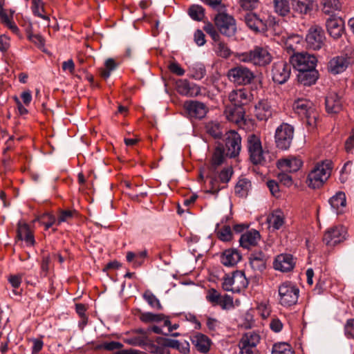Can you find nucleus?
<instances>
[{
	"label": "nucleus",
	"instance_id": "obj_30",
	"mask_svg": "<svg viewBox=\"0 0 354 354\" xmlns=\"http://www.w3.org/2000/svg\"><path fill=\"white\" fill-rule=\"evenodd\" d=\"M167 341H171V339L162 337H157L156 341L149 346L150 352L155 354H169L170 346Z\"/></svg>",
	"mask_w": 354,
	"mask_h": 354
},
{
	"label": "nucleus",
	"instance_id": "obj_36",
	"mask_svg": "<svg viewBox=\"0 0 354 354\" xmlns=\"http://www.w3.org/2000/svg\"><path fill=\"white\" fill-rule=\"evenodd\" d=\"M205 131L215 139H220L223 135V129L221 124L216 121H209L205 124Z\"/></svg>",
	"mask_w": 354,
	"mask_h": 354
},
{
	"label": "nucleus",
	"instance_id": "obj_15",
	"mask_svg": "<svg viewBox=\"0 0 354 354\" xmlns=\"http://www.w3.org/2000/svg\"><path fill=\"white\" fill-rule=\"evenodd\" d=\"M272 80L279 84L286 83L291 73V65L283 60L275 62L272 67Z\"/></svg>",
	"mask_w": 354,
	"mask_h": 354
},
{
	"label": "nucleus",
	"instance_id": "obj_34",
	"mask_svg": "<svg viewBox=\"0 0 354 354\" xmlns=\"http://www.w3.org/2000/svg\"><path fill=\"white\" fill-rule=\"evenodd\" d=\"M329 203L332 208L335 210L336 214L342 213V209L345 207L346 205L345 194L342 192H337L335 196L330 198Z\"/></svg>",
	"mask_w": 354,
	"mask_h": 354
},
{
	"label": "nucleus",
	"instance_id": "obj_52",
	"mask_svg": "<svg viewBox=\"0 0 354 354\" xmlns=\"http://www.w3.org/2000/svg\"><path fill=\"white\" fill-rule=\"evenodd\" d=\"M221 297V294L214 288H211L209 290L206 295L207 301H208L214 306H218Z\"/></svg>",
	"mask_w": 354,
	"mask_h": 354
},
{
	"label": "nucleus",
	"instance_id": "obj_33",
	"mask_svg": "<svg viewBox=\"0 0 354 354\" xmlns=\"http://www.w3.org/2000/svg\"><path fill=\"white\" fill-rule=\"evenodd\" d=\"M227 120L234 123H239L243 118L244 111L242 107L228 106L224 111Z\"/></svg>",
	"mask_w": 354,
	"mask_h": 354
},
{
	"label": "nucleus",
	"instance_id": "obj_38",
	"mask_svg": "<svg viewBox=\"0 0 354 354\" xmlns=\"http://www.w3.org/2000/svg\"><path fill=\"white\" fill-rule=\"evenodd\" d=\"M251 189V182L247 178H241L237 182L234 192L240 197H246Z\"/></svg>",
	"mask_w": 354,
	"mask_h": 354
},
{
	"label": "nucleus",
	"instance_id": "obj_31",
	"mask_svg": "<svg viewBox=\"0 0 354 354\" xmlns=\"http://www.w3.org/2000/svg\"><path fill=\"white\" fill-rule=\"evenodd\" d=\"M298 81L304 86H310L315 84L318 79V72L314 69L303 70L299 71Z\"/></svg>",
	"mask_w": 354,
	"mask_h": 354
},
{
	"label": "nucleus",
	"instance_id": "obj_45",
	"mask_svg": "<svg viewBox=\"0 0 354 354\" xmlns=\"http://www.w3.org/2000/svg\"><path fill=\"white\" fill-rule=\"evenodd\" d=\"M323 11L326 14H330L341 8L339 0H322Z\"/></svg>",
	"mask_w": 354,
	"mask_h": 354
},
{
	"label": "nucleus",
	"instance_id": "obj_54",
	"mask_svg": "<svg viewBox=\"0 0 354 354\" xmlns=\"http://www.w3.org/2000/svg\"><path fill=\"white\" fill-rule=\"evenodd\" d=\"M76 212L75 210H61L59 212V215L57 218V225L63 222H68L71 220Z\"/></svg>",
	"mask_w": 354,
	"mask_h": 354
},
{
	"label": "nucleus",
	"instance_id": "obj_17",
	"mask_svg": "<svg viewBox=\"0 0 354 354\" xmlns=\"http://www.w3.org/2000/svg\"><path fill=\"white\" fill-rule=\"evenodd\" d=\"M246 26L255 32H264L267 30V21L255 12L249 11L243 15Z\"/></svg>",
	"mask_w": 354,
	"mask_h": 354
},
{
	"label": "nucleus",
	"instance_id": "obj_63",
	"mask_svg": "<svg viewBox=\"0 0 354 354\" xmlns=\"http://www.w3.org/2000/svg\"><path fill=\"white\" fill-rule=\"evenodd\" d=\"M344 149L346 153H352L354 149V130L351 132L350 136L345 141Z\"/></svg>",
	"mask_w": 354,
	"mask_h": 354
},
{
	"label": "nucleus",
	"instance_id": "obj_20",
	"mask_svg": "<svg viewBox=\"0 0 354 354\" xmlns=\"http://www.w3.org/2000/svg\"><path fill=\"white\" fill-rule=\"evenodd\" d=\"M272 113L273 109L267 100H261L254 106V115L259 120H268Z\"/></svg>",
	"mask_w": 354,
	"mask_h": 354
},
{
	"label": "nucleus",
	"instance_id": "obj_50",
	"mask_svg": "<svg viewBox=\"0 0 354 354\" xmlns=\"http://www.w3.org/2000/svg\"><path fill=\"white\" fill-rule=\"evenodd\" d=\"M190 17L196 21H201L205 17V10L199 5H192L188 11Z\"/></svg>",
	"mask_w": 354,
	"mask_h": 354
},
{
	"label": "nucleus",
	"instance_id": "obj_21",
	"mask_svg": "<svg viewBox=\"0 0 354 354\" xmlns=\"http://www.w3.org/2000/svg\"><path fill=\"white\" fill-rule=\"evenodd\" d=\"M17 237L18 240L24 241L28 247L33 246L35 243L33 233L30 230L29 225L19 221L17 225Z\"/></svg>",
	"mask_w": 354,
	"mask_h": 354
},
{
	"label": "nucleus",
	"instance_id": "obj_11",
	"mask_svg": "<svg viewBox=\"0 0 354 354\" xmlns=\"http://www.w3.org/2000/svg\"><path fill=\"white\" fill-rule=\"evenodd\" d=\"M294 111L301 117L306 119V122L310 125L315 124L317 114L314 111L313 104L310 101L299 98L295 100L292 104Z\"/></svg>",
	"mask_w": 354,
	"mask_h": 354
},
{
	"label": "nucleus",
	"instance_id": "obj_39",
	"mask_svg": "<svg viewBox=\"0 0 354 354\" xmlns=\"http://www.w3.org/2000/svg\"><path fill=\"white\" fill-rule=\"evenodd\" d=\"M274 12L279 15L285 17L290 12L289 0H273Z\"/></svg>",
	"mask_w": 354,
	"mask_h": 354
},
{
	"label": "nucleus",
	"instance_id": "obj_4",
	"mask_svg": "<svg viewBox=\"0 0 354 354\" xmlns=\"http://www.w3.org/2000/svg\"><path fill=\"white\" fill-rule=\"evenodd\" d=\"M279 302L286 308L291 307L297 303L299 289L291 282H284L278 288Z\"/></svg>",
	"mask_w": 354,
	"mask_h": 354
},
{
	"label": "nucleus",
	"instance_id": "obj_42",
	"mask_svg": "<svg viewBox=\"0 0 354 354\" xmlns=\"http://www.w3.org/2000/svg\"><path fill=\"white\" fill-rule=\"evenodd\" d=\"M31 9L34 15L49 21L48 16L45 14L44 3L41 0H32Z\"/></svg>",
	"mask_w": 354,
	"mask_h": 354
},
{
	"label": "nucleus",
	"instance_id": "obj_22",
	"mask_svg": "<svg viewBox=\"0 0 354 354\" xmlns=\"http://www.w3.org/2000/svg\"><path fill=\"white\" fill-rule=\"evenodd\" d=\"M295 261L292 255L281 254L277 257L274 261V268L281 272H288L293 269Z\"/></svg>",
	"mask_w": 354,
	"mask_h": 354
},
{
	"label": "nucleus",
	"instance_id": "obj_57",
	"mask_svg": "<svg viewBox=\"0 0 354 354\" xmlns=\"http://www.w3.org/2000/svg\"><path fill=\"white\" fill-rule=\"evenodd\" d=\"M259 0H241L239 3L241 7L245 10H252L259 6Z\"/></svg>",
	"mask_w": 354,
	"mask_h": 354
},
{
	"label": "nucleus",
	"instance_id": "obj_19",
	"mask_svg": "<svg viewBox=\"0 0 354 354\" xmlns=\"http://www.w3.org/2000/svg\"><path fill=\"white\" fill-rule=\"evenodd\" d=\"M176 86L177 92L184 96L196 97L201 94V87L185 79L177 80Z\"/></svg>",
	"mask_w": 354,
	"mask_h": 354
},
{
	"label": "nucleus",
	"instance_id": "obj_27",
	"mask_svg": "<svg viewBox=\"0 0 354 354\" xmlns=\"http://www.w3.org/2000/svg\"><path fill=\"white\" fill-rule=\"evenodd\" d=\"M326 109L329 113H339L342 109L340 97L335 92H330L325 100Z\"/></svg>",
	"mask_w": 354,
	"mask_h": 354
},
{
	"label": "nucleus",
	"instance_id": "obj_56",
	"mask_svg": "<svg viewBox=\"0 0 354 354\" xmlns=\"http://www.w3.org/2000/svg\"><path fill=\"white\" fill-rule=\"evenodd\" d=\"M206 73L205 68L202 65L196 66L191 69L190 77L195 80H201Z\"/></svg>",
	"mask_w": 354,
	"mask_h": 354
},
{
	"label": "nucleus",
	"instance_id": "obj_2",
	"mask_svg": "<svg viewBox=\"0 0 354 354\" xmlns=\"http://www.w3.org/2000/svg\"><path fill=\"white\" fill-rule=\"evenodd\" d=\"M332 162L329 160L317 164L308 175L306 183L313 189L321 187L330 176Z\"/></svg>",
	"mask_w": 354,
	"mask_h": 354
},
{
	"label": "nucleus",
	"instance_id": "obj_37",
	"mask_svg": "<svg viewBox=\"0 0 354 354\" xmlns=\"http://www.w3.org/2000/svg\"><path fill=\"white\" fill-rule=\"evenodd\" d=\"M292 8L294 11L306 15L313 8V0H292Z\"/></svg>",
	"mask_w": 354,
	"mask_h": 354
},
{
	"label": "nucleus",
	"instance_id": "obj_32",
	"mask_svg": "<svg viewBox=\"0 0 354 354\" xmlns=\"http://www.w3.org/2000/svg\"><path fill=\"white\" fill-rule=\"evenodd\" d=\"M225 157L227 156L226 152H225L224 146L223 144L220 143L215 148V150L213 153L211 160L210 169L215 171L218 166L223 163Z\"/></svg>",
	"mask_w": 354,
	"mask_h": 354
},
{
	"label": "nucleus",
	"instance_id": "obj_7",
	"mask_svg": "<svg viewBox=\"0 0 354 354\" xmlns=\"http://www.w3.org/2000/svg\"><path fill=\"white\" fill-rule=\"evenodd\" d=\"M293 137L294 127L288 123H282L277 128L274 133L277 147L281 150L288 149L292 144Z\"/></svg>",
	"mask_w": 354,
	"mask_h": 354
},
{
	"label": "nucleus",
	"instance_id": "obj_47",
	"mask_svg": "<svg viewBox=\"0 0 354 354\" xmlns=\"http://www.w3.org/2000/svg\"><path fill=\"white\" fill-rule=\"evenodd\" d=\"M140 319L145 323L159 322L163 321L165 316L163 314H154L149 312L141 313Z\"/></svg>",
	"mask_w": 354,
	"mask_h": 354
},
{
	"label": "nucleus",
	"instance_id": "obj_16",
	"mask_svg": "<svg viewBox=\"0 0 354 354\" xmlns=\"http://www.w3.org/2000/svg\"><path fill=\"white\" fill-rule=\"evenodd\" d=\"M183 109L188 118L195 119L203 118L208 111L207 106L197 100H186L183 104Z\"/></svg>",
	"mask_w": 354,
	"mask_h": 354
},
{
	"label": "nucleus",
	"instance_id": "obj_8",
	"mask_svg": "<svg viewBox=\"0 0 354 354\" xmlns=\"http://www.w3.org/2000/svg\"><path fill=\"white\" fill-rule=\"evenodd\" d=\"M261 340L259 333L254 330H250L243 334L239 342V354H259L257 345Z\"/></svg>",
	"mask_w": 354,
	"mask_h": 354
},
{
	"label": "nucleus",
	"instance_id": "obj_64",
	"mask_svg": "<svg viewBox=\"0 0 354 354\" xmlns=\"http://www.w3.org/2000/svg\"><path fill=\"white\" fill-rule=\"evenodd\" d=\"M28 39L39 48L44 47L45 40L40 35H30Z\"/></svg>",
	"mask_w": 354,
	"mask_h": 354
},
{
	"label": "nucleus",
	"instance_id": "obj_46",
	"mask_svg": "<svg viewBox=\"0 0 354 354\" xmlns=\"http://www.w3.org/2000/svg\"><path fill=\"white\" fill-rule=\"evenodd\" d=\"M219 224L217 223L215 232L218 238L222 241H229L232 238V232L229 225H225L223 228L219 229Z\"/></svg>",
	"mask_w": 354,
	"mask_h": 354
},
{
	"label": "nucleus",
	"instance_id": "obj_18",
	"mask_svg": "<svg viewBox=\"0 0 354 354\" xmlns=\"http://www.w3.org/2000/svg\"><path fill=\"white\" fill-rule=\"evenodd\" d=\"M228 98L233 106L242 107L252 100V94L249 90L242 88L232 91Z\"/></svg>",
	"mask_w": 354,
	"mask_h": 354
},
{
	"label": "nucleus",
	"instance_id": "obj_61",
	"mask_svg": "<svg viewBox=\"0 0 354 354\" xmlns=\"http://www.w3.org/2000/svg\"><path fill=\"white\" fill-rule=\"evenodd\" d=\"M125 342L130 345L140 346L146 344L145 337L131 336L125 339Z\"/></svg>",
	"mask_w": 354,
	"mask_h": 354
},
{
	"label": "nucleus",
	"instance_id": "obj_9",
	"mask_svg": "<svg viewBox=\"0 0 354 354\" xmlns=\"http://www.w3.org/2000/svg\"><path fill=\"white\" fill-rule=\"evenodd\" d=\"M214 23L219 32L227 37H232L236 32L234 18L225 12H219L214 17Z\"/></svg>",
	"mask_w": 354,
	"mask_h": 354
},
{
	"label": "nucleus",
	"instance_id": "obj_5",
	"mask_svg": "<svg viewBox=\"0 0 354 354\" xmlns=\"http://www.w3.org/2000/svg\"><path fill=\"white\" fill-rule=\"evenodd\" d=\"M248 285V281L243 271L236 270L232 274H226L222 283L223 288L226 291L240 292L244 290Z\"/></svg>",
	"mask_w": 354,
	"mask_h": 354
},
{
	"label": "nucleus",
	"instance_id": "obj_41",
	"mask_svg": "<svg viewBox=\"0 0 354 354\" xmlns=\"http://www.w3.org/2000/svg\"><path fill=\"white\" fill-rule=\"evenodd\" d=\"M214 51L216 54L223 58L227 59L230 57L232 51L227 46V44L221 39L214 42Z\"/></svg>",
	"mask_w": 354,
	"mask_h": 354
},
{
	"label": "nucleus",
	"instance_id": "obj_48",
	"mask_svg": "<svg viewBox=\"0 0 354 354\" xmlns=\"http://www.w3.org/2000/svg\"><path fill=\"white\" fill-rule=\"evenodd\" d=\"M170 348H176L182 353L186 354L189 351V343L186 341H179L171 339V341H167Z\"/></svg>",
	"mask_w": 354,
	"mask_h": 354
},
{
	"label": "nucleus",
	"instance_id": "obj_59",
	"mask_svg": "<svg viewBox=\"0 0 354 354\" xmlns=\"http://www.w3.org/2000/svg\"><path fill=\"white\" fill-rule=\"evenodd\" d=\"M218 306H220L222 309L224 310L230 309L234 306L233 299L230 295H227L221 296Z\"/></svg>",
	"mask_w": 354,
	"mask_h": 354
},
{
	"label": "nucleus",
	"instance_id": "obj_24",
	"mask_svg": "<svg viewBox=\"0 0 354 354\" xmlns=\"http://www.w3.org/2000/svg\"><path fill=\"white\" fill-rule=\"evenodd\" d=\"M190 339L196 349L200 353H206L209 351L211 340L205 335L196 333L191 336Z\"/></svg>",
	"mask_w": 354,
	"mask_h": 354
},
{
	"label": "nucleus",
	"instance_id": "obj_58",
	"mask_svg": "<svg viewBox=\"0 0 354 354\" xmlns=\"http://www.w3.org/2000/svg\"><path fill=\"white\" fill-rule=\"evenodd\" d=\"M232 174H233V170H232V167L224 168L219 173L218 178L221 183H227L231 179Z\"/></svg>",
	"mask_w": 354,
	"mask_h": 354
},
{
	"label": "nucleus",
	"instance_id": "obj_62",
	"mask_svg": "<svg viewBox=\"0 0 354 354\" xmlns=\"http://www.w3.org/2000/svg\"><path fill=\"white\" fill-rule=\"evenodd\" d=\"M344 332L348 338L354 339V319L347 320L344 326Z\"/></svg>",
	"mask_w": 354,
	"mask_h": 354
},
{
	"label": "nucleus",
	"instance_id": "obj_43",
	"mask_svg": "<svg viewBox=\"0 0 354 354\" xmlns=\"http://www.w3.org/2000/svg\"><path fill=\"white\" fill-rule=\"evenodd\" d=\"M144 299L147 304L153 309L160 310L162 309V306L160 302V300L156 296L149 290H147L142 295Z\"/></svg>",
	"mask_w": 354,
	"mask_h": 354
},
{
	"label": "nucleus",
	"instance_id": "obj_53",
	"mask_svg": "<svg viewBox=\"0 0 354 354\" xmlns=\"http://www.w3.org/2000/svg\"><path fill=\"white\" fill-rule=\"evenodd\" d=\"M122 344L118 342H104L97 345V348L100 350L114 351L121 348Z\"/></svg>",
	"mask_w": 354,
	"mask_h": 354
},
{
	"label": "nucleus",
	"instance_id": "obj_29",
	"mask_svg": "<svg viewBox=\"0 0 354 354\" xmlns=\"http://www.w3.org/2000/svg\"><path fill=\"white\" fill-rule=\"evenodd\" d=\"M241 259V255L236 249L225 250L221 257V263L228 267L234 266Z\"/></svg>",
	"mask_w": 354,
	"mask_h": 354
},
{
	"label": "nucleus",
	"instance_id": "obj_26",
	"mask_svg": "<svg viewBox=\"0 0 354 354\" xmlns=\"http://www.w3.org/2000/svg\"><path fill=\"white\" fill-rule=\"evenodd\" d=\"M260 237L259 232L256 230L247 231L240 237V245L246 249L255 246L260 240Z\"/></svg>",
	"mask_w": 354,
	"mask_h": 354
},
{
	"label": "nucleus",
	"instance_id": "obj_1",
	"mask_svg": "<svg viewBox=\"0 0 354 354\" xmlns=\"http://www.w3.org/2000/svg\"><path fill=\"white\" fill-rule=\"evenodd\" d=\"M235 57L241 62L259 66H265L269 64L272 59L268 48L261 46H255L248 51L236 53Z\"/></svg>",
	"mask_w": 354,
	"mask_h": 354
},
{
	"label": "nucleus",
	"instance_id": "obj_13",
	"mask_svg": "<svg viewBox=\"0 0 354 354\" xmlns=\"http://www.w3.org/2000/svg\"><path fill=\"white\" fill-rule=\"evenodd\" d=\"M226 156L230 158L237 157L241 150V137L234 130L227 131L225 135Z\"/></svg>",
	"mask_w": 354,
	"mask_h": 354
},
{
	"label": "nucleus",
	"instance_id": "obj_40",
	"mask_svg": "<svg viewBox=\"0 0 354 354\" xmlns=\"http://www.w3.org/2000/svg\"><path fill=\"white\" fill-rule=\"evenodd\" d=\"M303 41L302 37L299 35H292L287 37L285 41V46L288 51L295 52L298 50L299 46Z\"/></svg>",
	"mask_w": 354,
	"mask_h": 354
},
{
	"label": "nucleus",
	"instance_id": "obj_23",
	"mask_svg": "<svg viewBox=\"0 0 354 354\" xmlns=\"http://www.w3.org/2000/svg\"><path fill=\"white\" fill-rule=\"evenodd\" d=\"M328 34L334 39L340 37L344 30V22L341 18L331 17L326 21Z\"/></svg>",
	"mask_w": 354,
	"mask_h": 354
},
{
	"label": "nucleus",
	"instance_id": "obj_10",
	"mask_svg": "<svg viewBox=\"0 0 354 354\" xmlns=\"http://www.w3.org/2000/svg\"><path fill=\"white\" fill-rule=\"evenodd\" d=\"M326 36L322 27L313 25L307 31L306 35V47L308 49L317 50L325 44Z\"/></svg>",
	"mask_w": 354,
	"mask_h": 354
},
{
	"label": "nucleus",
	"instance_id": "obj_12",
	"mask_svg": "<svg viewBox=\"0 0 354 354\" xmlns=\"http://www.w3.org/2000/svg\"><path fill=\"white\" fill-rule=\"evenodd\" d=\"M290 60L292 66L298 71L314 69L317 62L316 57L308 53H295Z\"/></svg>",
	"mask_w": 354,
	"mask_h": 354
},
{
	"label": "nucleus",
	"instance_id": "obj_25",
	"mask_svg": "<svg viewBox=\"0 0 354 354\" xmlns=\"http://www.w3.org/2000/svg\"><path fill=\"white\" fill-rule=\"evenodd\" d=\"M301 165V160L295 157L281 159L277 162L278 168L285 172H295L300 169Z\"/></svg>",
	"mask_w": 354,
	"mask_h": 354
},
{
	"label": "nucleus",
	"instance_id": "obj_51",
	"mask_svg": "<svg viewBox=\"0 0 354 354\" xmlns=\"http://www.w3.org/2000/svg\"><path fill=\"white\" fill-rule=\"evenodd\" d=\"M38 220L41 225L45 226L46 230H48L55 223H57V219L50 213L43 214Z\"/></svg>",
	"mask_w": 354,
	"mask_h": 354
},
{
	"label": "nucleus",
	"instance_id": "obj_28",
	"mask_svg": "<svg viewBox=\"0 0 354 354\" xmlns=\"http://www.w3.org/2000/svg\"><path fill=\"white\" fill-rule=\"evenodd\" d=\"M348 65V59L344 56L333 57L328 62V71L333 74H339L344 72Z\"/></svg>",
	"mask_w": 354,
	"mask_h": 354
},
{
	"label": "nucleus",
	"instance_id": "obj_14",
	"mask_svg": "<svg viewBox=\"0 0 354 354\" xmlns=\"http://www.w3.org/2000/svg\"><path fill=\"white\" fill-rule=\"evenodd\" d=\"M347 238V230L343 225H336L328 228L323 237L324 243L330 247L344 241Z\"/></svg>",
	"mask_w": 354,
	"mask_h": 354
},
{
	"label": "nucleus",
	"instance_id": "obj_44",
	"mask_svg": "<svg viewBox=\"0 0 354 354\" xmlns=\"http://www.w3.org/2000/svg\"><path fill=\"white\" fill-rule=\"evenodd\" d=\"M270 225L274 230L280 229L284 224V216L280 211L276 212L268 218Z\"/></svg>",
	"mask_w": 354,
	"mask_h": 354
},
{
	"label": "nucleus",
	"instance_id": "obj_49",
	"mask_svg": "<svg viewBox=\"0 0 354 354\" xmlns=\"http://www.w3.org/2000/svg\"><path fill=\"white\" fill-rule=\"evenodd\" d=\"M272 354H295V353L290 344L285 342H280L274 344L272 349Z\"/></svg>",
	"mask_w": 354,
	"mask_h": 354
},
{
	"label": "nucleus",
	"instance_id": "obj_60",
	"mask_svg": "<svg viewBox=\"0 0 354 354\" xmlns=\"http://www.w3.org/2000/svg\"><path fill=\"white\" fill-rule=\"evenodd\" d=\"M352 162L347 161L343 166L341 170L340 180L342 183H344L347 178L348 175L351 172Z\"/></svg>",
	"mask_w": 354,
	"mask_h": 354
},
{
	"label": "nucleus",
	"instance_id": "obj_3",
	"mask_svg": "<svg viewBox=\"0 0 354 354\" xmlns=\"http://www.w3.org/2000/svg\"><path fill=\"white\" fill-rule=\"evenodd\" d=\"M249 159L253 165H262L265 161V151L263 149L259 136L251 133L247 137L246 144Z\"/></svg>",
	"mask_w": 354,
	"mask_h": 354
},
{
	"label": "nucleus",
	"instance_id": "obj_6",
	"mask_svg": "<svg viewBox=\"0 0 354 354\" xmlns=\"http://www.w3.org/2000/svg\"><path fill=\"white\" fill-rule=\"evenodd\" d=\"M227 77L235 85L245 86L252 82L255 75L249 68L238 65L228 70Z\"/></svg>",
	"mask_w": 354,
	"mask_h": 354
},
{
	"label": "nucleus",
	"instance_id": "obj_55",
	"mask_svg": "<svg viewBox=\"0 0 354 354\" xmlns=\"http://www.w3.org/2000/svg\"><path fill=\"white\" fill-rule=\"evenodd\" d=\"M203 29L212 37L214 42L220 39V35L212 24L207 23L205 24Z\"/></svg>",
	"mask_w": 354,
	"mask_h": 354
},
{
	"label": "nucleus",
	"instance_id": "obj_35",
	"mask_svg": "<svg viewBox=\"0 0 354 354\" xmlns=\"http://www.w3.org/2000/svg\"><path fill=\"white\" fill-rule=\"evenodd\" d=\"M250 263L253 270L262 271L266 268L265 254L261 252L252 254L250 257Z\"/></svg>",
	"mask_w": 354,
	"mask_h": 354
}]
</instances>
